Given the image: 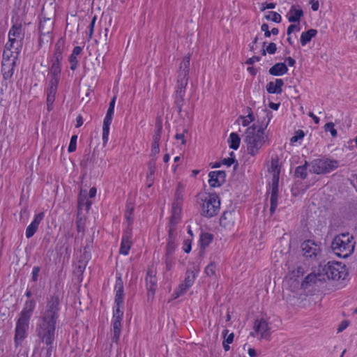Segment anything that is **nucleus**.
<instances>
[{"label":"nucleus","instance_id":"obj_1","mask_svg":"<svg viewBox=\"0 0 357 357\" xmlns=\"http://www.w3.org/2000/svg\"><path fill=\"white\" fill-rule=\"evenodd\" d=\"M59 306V296L54 294L48 300L45 310L40 317L36 328L38 337L47 347V357H50L52 354V344L55 339L56 325L60 310Z\"/></svg>","mask_w":357,"mask_h":357},{"label":"nucleus","instance_id":"obj_2","mask_svg":"<svg viewBox=\"0 0 357 357\" xmlns=\"http://www.w3.org/2000/svg\"><path fill=\"white\" fill-rule=\"evenodd\" d=\"M265 112H266L268 118L267 122L266 123L262 122L261 125L254 123L245 130L243 135V141L246 144L247 151L252 156L258 154L261 147L266 143L269 142L268 136L264 130L269 123L272 114L269 111H265Z\"/></svg>","mask_w":357,"mask_h":357},{"label":"nucleus","instance_id":"obj_3","mask_svg":"<svg viewBox=\"0 0 357 357\" xmlns=\"http://www.w3.org/2000/svg\"><path fill=\"white\" fill-rule=\"evenodd\" d=\"M36 307V301L33 299L25 302L24 307L20 314L16 322L15 331V344L18 347L26 337V332L29 327V321Z\"/></svg>","mask_w":357,"mask_h":357},{"label":"nucleus","instance_id":"obj_4","mask_svg":"<svg viewBox=\"0 0 357 357\" xmlns=\"http://www.w3.org/2000/svg\"><path fill=\"white\" fill-rule=\"evenodd\" d=\"M190 56H186L183 58L178 72L177 86L176 89L175 103L180 112L184 102L185 88L188 83L189 69L190 64Z\"/></svg>","mask_w":357,"mask_h":357},{"label":"nucleus","instance_id":"obj_5","mask_svg":"<svg viewBox=\"0 0 357 357\" xmlns=\"http://www.w3.org/2000/svg\"><path fill=\"white\" fill-rule=\"evenodd\" d=\"M331 248L337 256L347 258L354 251V238L349 233L340 234L333 240Z\"/></svg>","mask_w":357,"mask_h":357},{"label":"nucleus","instance_id":"obj_6","mask_svg":"<svg viewBox=\"0 0 357 357\" xmlns=\"http://www.w3.org/2000/svg\"><path fill=\"white\" fill-rule=\"evenodd\" d=\"M324 276L333 280H344L348 273L346 266L342 262L328 261L326 265L320 266Z\"/></svg>","mask_w":357,"mask_h":357},{"label":"nucleus","instance_id":"obj_7","mask_svg":"<svg viewBox=\"0 0 357 357\" xmlns=\"http://www.w3.org/2000/svg\"><path fill=\"white\" fill-rule=\"evenodd\" d=\"M338 161L329 158L315 159L311 162L310 172L316 174L328 173L338 167Z\"/></svg>","mask_w":357,"mask_h":357},{"label":"nucleus","instance_id":"obj_8","mask_svg":"<svg viewBox=\"0 0 357 357\" xmlns=\"http://www.w3.org/2000/svg\"><path fill=\"white\" fill-rule=\"evenodd\" d=\"M23 37L21 26H13L8 33V42L5 45V50L20 53L22 47Z\"/></svg>","mask_w":357,"mask_h":357},{"label":"nucleus","instance_id":"obj_9","mask_svg":"<svg viewBox=\"0 0 357 357\" xmlns=\"http://www.w3.org/2000/svg\"><path fill=\"white\" fill-rule=\"evenodd\" d=\"M18 54L19 53H17V52L4 50L1 65V70L4 79H8L13 76Z\"/></svg>","mask_w":357,"mask_h":357},{"label":"nucleus","instance_id":"obj_10","mask_svg":"<svg viewBox=\"0 0 357 357\" xmlns=\"http://www.w3.org/2000/svg\"><path fill=\"white\" fill-rule=\"evenodd\" d=\"M220 202L216 194H208L203 199L202 214L207 218L215 215L220 210Z\"/></svg>","mask_w":357,"mask_h":357},{"label":"nucleus","instance_id":"obj_11","mask_svg":"<svg viewBox=\"0 0 357 357\" xmlns=\"http://www.w3.org/2000/svg\"><path fill=\"white\" fill-rule=\"evenodd\" d=\"M303 255L306 258L314 259L320 255V245L311 240L305 241L301 244Z\"/></svg>","mask_w":357,"mask_h":357},{"label":"nucleus","instance_id":"obj_12","mask_svg":"<svg viewBox=\"0 0 357 357\" xmlns=\"http://www.w3.org/2000/svg\"><path fill=\"white\" fill-rule=\"evenodd\" d=\"M121 304L116 305V309L114 311L113 314V336H112V341L114 342H117L119 336L121 334V320L123 314V311L120 310V306Z\"/></svg>","mask_w":357,"mask_h":357},{"label":"nucleus","instance_id":"obj_13","mask_svg":"<svg viewBox=\"0 0 357 357\" xmlns=\"http://www.w3.org/2000/svg\"><path fill=\"white\" fill-rule=\"evenodd\" d=\"M54 22L51 17H43V20L40 22L39 25V31L40 33V37L39 38V44L42 45V43L44 40L43 37L46 38V41L48 42V38H50L49 34L52 32L53 29Z\"/></svg>","mask_w":357,"mask_h":357},{"label":"nucleus","instance_id":"obj_14","mask_svg":"<svg viewBox=\"0 0 357 357\" xmlns=\"http://www.w3.org/2000/svg\"><path fill=\"white\" fill-rule=\"evenodd\" d=\"M59 80V79H56V78H51L50 80L49 86L47 91V105L49 111L52 109V105L55 100Z\"/></svg>","mask_w":357,"mask_h":357},{"label":"nucleus","instance_id":"obj_15","mask_svg":"<svg viewBox=\"0 0 357 357\" xmlns=\"http://www.w3.org/2000/svg\"><path fill=\"white\" fill-rule=\"evenodd\" d=\"M254 330L260 334L262 339H268L270 337V327L267 321L264 319H257L255 321Z\"/></svg>","mask_w":357,"mask_h":357},{"label":"nucleus","instance_id":"obj_16","mask_svg":"<svg viewBox=\"0 0 357 357\" xmlns=\"http://www.w3.org/2000/svg\"><path fill=\"white\" fill-rule=\"evenodd\" d=\"M208 183L211 187H220L225 182L226 174L224 171H213L208 174Z\"/></svg>","mask_w":357,"mask_h":357},{"label":"nucleus","instance_id":"obj_17","mask_svg":"<svg viewBox=\"0 0 357 357\" xmlns=\"http://www.w3.org/2000/svg\"><path fill=\"white\" fill-rule=\"evenodd\" d=\"M181 206L180 203L176 201L173 204L172 206V215L169 220V231L173 230L176 231V225L180 220Z\"/></svg>","mask_w":357,"mask_h":357},{"label":"nucleus","instance_id":"obj_18","mask_svg":"<svg viewBox=\"0 0 357 357\" xmlns=\"http://www.w3.org/2000/svg\"><path fill=\"white\" fill-rule=\"evenodd\" d=\"M326 278L321 273V270H319V273L317 274L310 273L307 275L305 280L301 283V286L303 288H307L308 285H311L312 284H316L317 282L325 281Z\"/></svg>","mask_w":357,"mask_h":357},{"label":"nucleus","instance_id":"obj_19","mask_svg":"<svg viewBox=\"0 0 357 357\" xmlns=\"http://www.w3.org/2000/svg\"><path fill=\"white\" fill-rule=\"evenodd\" d=\"M44 218L43 212L37 214L31 223L27 227L26 229V236L29 238L32 237L38 229V225Z\"/></svg>","mask_w":357,"mask_h":357},{"label":"nucleus","instance_id":"obj_20","mask_svg":"<svg viewBox=\"0 0 357 357\" xmlns=\"http://www.w3.org/2000/svg\"><path fill=\"white\" fill-rule=\"evenodd\" d=\"M146 287L148 290L149 296H153L157 287V280L154 275L152 274V271L149 270L146 277Z\"/></svg>","mask_w":357,"mask_h":357},{"label":"nucleus","instance_id":"obj_21","mask_svg":"<svg viewBox=\"0 0 357 357\" xmlns=\"http://www.w3.org/2000/svg\"><path fill=\"white\" fill-rule=\"evenodd\" d=\"M131 236H132V234L130 231H126L124 233V234L122 237V240H121V247H120V250H119L120 254H122L124 255H127L128 254L129 250L131 247V244H132Z\"/></svg>","mask_w":357,"mask_h":357},{"label":"nucleus","instance_id":"obj_22","mask_svg":"<svg viewBox=\"0 0 357 357\" xmlns=\"http://www.w3.org/2000/svg\"><path fill=\"white\" fill-rule=\"evenodd\" d=\"M177 238V231H174L172 229L168 230V240L166 248L165 255H172L176 248V241Z\"/></svg>","mask_w":357,"mask_h":357},{"label":"nucleus","instance_id":"obj_23","mask_svg":"<svg viewBox=\"0 0 357 357\" xmlns=\"http://www.w3.org/2000/svg\"><path fill=\"white\" fill-rule=\"evenodd\" d=\"M115 290V303L116 305L122 304L123 302V283L120 275L116 278Z\"/></svg>","mask_w":357,"mask_h":357},{"label":"nucleus","instance_id":"obj_24","mask_svg":"<svg viewBox=\"0 0 357 357\" xmlns=\"http://www.w3.org/2000/svg\"><path fill=\"white\" fill-rule=\"evenodd\" d=\"M284 82L282 79H276L275 82H270L266 85V91L269 93L280 94L282 91V86Z\"/></svg>","mask_w":357,"mask_h":357},{"label":"nucleus","instance_id":"obj_25","mask_svg":"<svg viewBox=\"0 0 357 357\" xmlns=\"http://www.w3.org/2000/svg\"><path fill=\"white\" fill-rule=\"evenodd\" d=\"M287 71L288 68L284 63H277L268 70L269 74L273 76H282Z\"/></svg>","mask_w":357,"mask_h":357},{"label":"nucleus","instance_id":"obj_26","mask_svg":"<svg viewBox=\"0 0 357 357\" xmlns=\"http://www.w3.org/2000/svg\"><path fill=\"white\" fill-rule=\"evenodd\" d=\"M62 59H58V60H56V58H54V56H52V59L51 60L52 66L50 68L51 78H56V79H59V75L61 73L60 61Z\"/></svg>","mask_w":357,"mask_h":357},{"label":"nucleus","instance_id":"obj_27","mask_svg":"<svg viewBox=\"0 0 357 357\" xmlns=\"http://www.w3.org/2000/svg\"><path fill=\"white\" fill-rule=\"evenodd\" d=\"M268 172L273 174L272 181H279L280 169L279 167V160L278 158H272L271 161V166L268 167Z\"/></svg>","mask_w":357,"mask_h":357},{"label":"nucleus","instance_id":"obj_28","mask_svg":"<svg viewBox=\"0 0 357 357\" xmlns=\"http://www.w3.org/2000/svg\"><path fill=\"white\" fill-rule=\"evenodd\" d=\"M303 15V10L300 8L291 6L288 16V20L290 22H299L300 18Z\"/></svg>","mask_w":357,"mask_h":357},{"label":"nucleus","instance_id":"obj_29","mask_svg":"<svg viewBox=\"0 0 357 357\" xmlns=\"http://www.w3.org/2000/svg\"><path fill=\"white\" fill-rule=\"evenodd\" d=\"M221 226L229 228L234 224L233 213L231 211H225L220 219Z\"/></svg>","mask_w":357,"mask_h":357},{"label":"nucleus","instance_id":"obj_30","mask_svg":"<svg viewBox=\"0 0 357 357\" xmlns=\"http://www.w3.org/2000/svg\"><path fill=\"white\" fill-rule=\"evenodd\" d=\"M155 171V162L151 160L149 162V173L146 177V185L148 188L152 186L154 182V174Z\"/></svg>","mask_w":357,"mask_h":357},{"label":"nucleus","instance_id":"obj_31","mask_svg":"<svg viewBox=\"0 0 357 357\" xmlns=\"http://www.w3.org/2000/svg\"><path fill=\"white\" fill-rule=\"evenodd\" d=\"M112 117L107 116L105 117L102 127V141L103 143H107L109 133V126L112 123Z\"/></svg>","mask_w":357,"mask_h":357},{"label":"nucleus","instance_id":"obj_32","mask_svg":"<svg viewBox=\"0 0 357 357\" xmlns=\"http://www.w3.org/2000/svg\"><path fill=\"white\" fill-rule=\"evenodd\" d=\"M64 49L65 41L62 38H61L57 40L55 45V50L53 54L54 58H56V60H58V59H63L62 53L64 51Z\"/></svg>","mask_w":357,"mask_h":357},{"label":"nucleus","instance_id":"obj_33","mask_svg":"<svg viewBox=\"0 0 357 357\" xmlns=\"http://www.w3.org/2000/svg\"><path fill=\"white\" fill-rule=\"evenodd\" d=\"M82 52V48L79 46L74 47L72 54L69 56V62L70 63V69L74 70L77 66V56H78Z\"/></svg>","mask_w":357,"mask_h":357},{"label":"nucleus","instance_id":"obj_34","mask_svg":"<svg viewBox=\"0 0 357 357\" xmlns=\"http://www.w3.org/2000/svg\"><path fill=\"white\" fill-rule=\"evenodd\" d=\"M317 31L314 29H310L305 32H303L301 36V43L303 46L309 43L311 39L316 36Z\"/></svg>","mask_w":357,"mask_h":357},{"label":"nucleus","instance_id":"obj_35","mask_svg":"<svg viewBox=\"0 0 357 357\" xmlns=\"http://www.w3.org/2000/svg\"><path fill=\"white\" fill-rule=\"evenodd\" d=\"M229 142L231 149L234 150L238 149L241 142L238 135L236 132H231L229 135Z\"/></svg>","mask_w":357,"mask_h":357},{"label":"nucleus","instance_id":"obj_36","mask_svg":"<svg viewBox=\"0 0 357 357\" xmlns=\"http://www.w3.org/2000/svg\"><path fill=\"white\" fill-rule=\"evenodd\" d=\"M308 166V162L307 161L305 162L303 165L298 166L296 168L295 170V176L297 178H301V179H305L307 177V167Z\"/></svg>","mask_w":357,"mask_h":357},{"label":"nucleus","instance_id":"obj_37","mask_svg":"<svg viewBox=\"0 0 357 357\" xmlns=\"http://www.w3.org/2000/svg\"><path fill=\"white\" fill-rule=\"evenodd\" d=\"M213 240V235L208 233H204L200 236V243L202 248L208 246Z\"/></svg>","mask_w":357,"mask_h":357},{"label":"nucleus","instance_id":"obj_38","mask_svg":"<svg viewBox=\"0 0 357 357\" xmlns=\"http://www.w3.org/2000/svg\"><path fill=\"white\" fill-rule=\"evenodd\" d=\"M190 288V287L185 284V282H182L178 287V289L174 291L173 296L174 298H177L180 296L184 294L187 290Z\"/></svg>","mask_w":357,"mask_h":357},{"label":"nucleus","instance_id":"obj_39","mask_svg":"<svg viewBox=\"0 0 357 357\" xmlns=\"http://www.w3.org/2000/svg\"><path fill=\"white\" fill-rule=\"evenodd\" d=\"M247 109L248 111V114L246 116H241V119H242L243 126H248L251 122L254 121L255 120V117L252 112L251 108L248 107Z\"/></svg>","mask_w":357,"mask_h":357},{"label":"nucleus","instance_id":"obj_40","mask_svg":"<svg viewBox=\"0 0 357 357\" xmlns=\"http://www.w3.org/2000/svg\"><path fill=\"white\" fill-rule=\"evenodd\" d=\"M265 17L267 20H271L273 22L278 23L280 22L281 21V15L279 13L274 11L268 12Z\"/></svg>","mask_w":357,"mask_h":357},{"label":"nucleus","instance_id":"obj_41","mask_svg":"<svg viewBox=\"0 0 357 357\" xmlns=\"http://www.w3.org/2000/svg\"><path fill=\"white\" fill-rule=\"evenodd\" d=\"M195 279V275L193 271H188L185 274V278L183 281L190 287L193 284Z\"/></svg>","mask_w":357,"mask_h":357},{"label":"nucleus","instance_id":"obj_42","mask_svg":"<svg viewBox=\"0 0 357 357\" xmlns=\"http://www.w3.org/2000/svg\"><path fill=\"white\" fill-rule=\"evenodd\" d=\"M216 269V263L213 261L209 263V264L205 268V273L208 276H213L215 274Z\"/></svg>","mask_w":357,"mask_h":357},{"label":"nucleus","instance_id":"obj_43","mask_svg":"<svg viewBox=\"0 0 357 357\" xmlns=\"http://www.w3.org/2000/svg\"><path fill=\"white\" fill-rule=\"evenodd\" d=\"M325 131H329L333 137H335L337 135V130L334 128L333 122L327 123L324 126Z\"/></svg>","mask_w":357,"mask_h":357},{"label":"nucleus","instance_id":"obj_44","mask_svg":"<svg viewBox=\"0 0 357 357\" xmlns=\"http://www.w3.org/2000/svg\"><path fill=\"white\" fill-rule=\"evenodd\" d=\"M155 132L154 135H158L161 137L162 130V120L160 117H158L156 119L155 121Z\"/></svg>","mask_w":357,"mask_h":357},{"label":"nucleus","instance_id":"obj_45","mask_svg":"<svg viewBox=\"0 0 357 357\" xmlns=\"http://www.w3.org/2000/svg\"><path fill=\"white\" fill-rule=\"evenodd\" d=\"M278 183L279 181L277 179L272 181L271 197H278Z\"/></svg>","mask_w":357,"mask_h":357},{"label":"nucleus","instance_id":"obj_46","mask_svg":"<svg viewBox=\"0 0 357 357\" xmlns=\"http://www.w3.org/2000/svg\"><path fill=\"white\" fill-rule=\"evenodd\" d=\"M77 135H73L70 139V144L68 146V151L70 152H73L76 150V143H77Z\"/></svg>","mask_w":357,"mask_h":357},{"label":"nucleus","instance_id":"obj_47","mask_svg":"<svg viewBox=\"0 0 357 357\" xmlns=\"http://www.w3.org/2000/svg\"><path fill=\"white\" fill-rule=\"evenodd\" d=\"M278 198V197H270V202H271L270 212H271V213H273L277 208Z\"/></svg>","mask_w":357,"mask_h":357},{"label":"nucleus","instance_id":"obj_48","mask_svg":"<svg viewBox=\"0 0 357 357\" xmlns=\"http://www.w3.org/2000/svg\"><path fill=\"white\" fill-rule=\"evenodd\" d=\"M40 271V268L39 266H34L33 268L32 273H31V275H32L31 280L33 282L38 281V278Z\"/></svg>","mask_w":357,"mask_h":357},{"label":"nucleus","instance_id":"obj_49","mask_svg":"<svg viewBox=\"0 0 357 357\" xmlns=\"http://www.w3.org/2000/svg\"><path fill=\"white\" fill-rule=\"evenodd\" d=\"M165 264L167 271H170L173 266V259L172 255H165Z\"/></svg>","mask_w":357,"mask_h":357},{"label":"nucleus","instance_id":"obj_50","mask_svg":"<svg viewBox=\"0 0 357 357\" xmlns=\"http://www.w3.org/2000/svg\"><path fill=\"white\" fill-rule=\"evenodd\" d=\"M304 137V132L303 130H299L296 132V135L293 136L291 139V142H296L298 139H302Z\"/></svg>","mask_w":357,"mask_h":357},{"label":"nucleus","instance_id":"obj_51","mask_svg":"<svg viewBox=\"0 0 357 357\" xmlns=\"http://www.w3.org/2000/svg\"><path fill=\"white\" fill-rule=\"evenodd\" d=\"M266 49L267 53H268L270 54H273L275 53V52L277 50L276 44L274 43H271L268 44V45L266 47Z\"/></svg>","mask_w":357,"mask_h":357},{"label":"nucleus","instance_id":"obj_52","mask_svg":"<svg viewBox=\"0 0 357 357\" xmlns=\"http://www.w3.org/2000/svg\"><path fill=\"white\" fill-rule=\"evenodd\" d=\"M234 162H235V158H232V157H229L228 158H225L222 161V164L226 165L228 167L231 166Z\"/></svg>","mask_w":357,"mask_h":357},{"label":"nucleus","instance_id":"obj_53","mask_svg":"<svg viewBox=\"0 0 357 357\" xmlns=\"http://www.w3.org/2000/svg\"><path fill=\"white\" fill-rule=\"evenodd\" d=\"M260 60V57L258 56H253L252 57L248 59L247 61H246V63L248 64V65H252L255 62H257Z\"/></svg>","mask_w":357,"mask_h":357},{"label":"nucleus","instance_id":"obj_54","mask_svg":"<svg viewBox=\"0 0 357 357\" xmlns=\"http://www.w3.org/2000/svg\"><path fill=\"white\" fill-rule=\"evenodd\" d=\"M310 3L312 5V9L314 11H317L319 9V1L318 0H310Z\"/></svg>","mask_w":357,"mask_h":357},{"label":"nucleus","instance_id":"obj_55","mask_svg":"<svg viewBox=\"0 0 357 357\" xmlns=\"http://www.w3.org/2000/svg\"><path fill=\"white\" fill-rule=\"evenodd\" d=\"M160 151L159 144H153L151 149V155H155Z\"/></svg>","mask_w":357,"mask_h":357},{"label":"nucleus","instance_id":"obj_56","mask_svg":"<svg viewBox=\"0 0 357 357\" xmlns=\"http://www.w3.org/2000/svg\"><path fill=\"white\" fill-rule=\"evenodd\" d=\"M299 30V28L296 24H291L288 26L287 33V35H290L294 30Z\"/></svg>","mask_w":357,"mask_h":357},{"label":"nucleus","instance_id":"obj_57","mask_svg":"<svg viewBox=\"0 0 357 357\" xmlns=\"http://www.w3.org/2000/svg\"><path fill=\"white\" fill-rule=\"evenodd\" d=\"M348 325H349V324H348L347 321H342L337 328V332L342 331L348 326Z\"/></svg>","mask_w":357,"mask_h":357},{"label":"nucleus","instance_id":"obj_58","mask_svg":"<svg viewBox=\"0 0 357 357\" xmlns=\"http://www.w3.org/2000/svg\"><path fill=\"white\" fill-rule=\"evenodd\" d=\"M175 139H181V144L185 145L186 144V140L185 139V136H184V134L183 133H181V134H176L175 135Z\"/></svg>","mask_w":357,"mask_h":357},{"label":"nucleus","instance_id":"obj_59","mask_svg":"<svg viewBox=\"0 0 357 357\" xmlns=\"http://www.w3.org/2000/svg\"><path fill=\"white\" fill-rule=\"evenodd\" d=\"M183 250L186 253H188L191 250V243L188 241H185Z\"/></svg>","mask_w":357,"mask_h":357},{"label":"nucleus","instance_id":"obj_60","mask_svg":"<svg viewBox=\"0 0 357 357\" xmlns=\"http://www.w3.org/2000/svg\"><path fill=\"white\" fill-rule=\"evenodd\" d=\"M305 272V269L304 268H303L302 266H298L296 269V273H295V271H294V274L296 276H299V275H302Z\"/></svg>","mask_w":357,"mask_h":357},{"label":"nucleus","instance_id":"obj_61","mask_svg":"<svg viewBox=\"0 0 357 357\" xmlns=\"http://www.w3.org/2000/svg\"><path fill=\"white\" fill-rule=\"evenodd\" d=\"M126 218L127 219L128 222V225H131L132 223V221H133V218H132V214L131 213H129L128 212H126Z\"/></svg>","mask_w":357,"mask_h":357},{"label":"nucleus","instance_id":"obj_62","mask_svg":"<svg viewBox=\"0 0 357 357\" xmlns=\"http://www.w3.org/2000/svg\"><path fill=\"white\" fill-rule=\"evenodd\" d=\"M275 7V3H266V6H263L261 8V10L264 11L265 9H272Z\"/></svg>","mask_w":357,"mask_h":357},{"label":"nucleus","instance_id":"obj_63","mask_svg":"<svg viewBox=\"0 0 357 357\" xmlns=\"http://www.w3.org/2000/svg\"><path fill=\"white\" fill-rule=\"evenodd\" d=\"M234 335L233 333H230L227 337V338L225 339V342H226L227 344H231L232 343L233 340H234Z\"/></svg>","mask_w":357,"mask_h":357},{"label":"nucleus","instance_id":"obj_64","mask_svg":"<svg viewBox=\"0 0 357 357\" xmlns=\"http://www.w3.org/2000/svg\"><path fill=\"white\" fill-rule=\"evenodd\" d=\"M286 61L287 62V63L289 66H293L296 63V61L290 56H289L286 59Z\"/></svg>","mask_w":357,"mask_h":357}]
</instances>
